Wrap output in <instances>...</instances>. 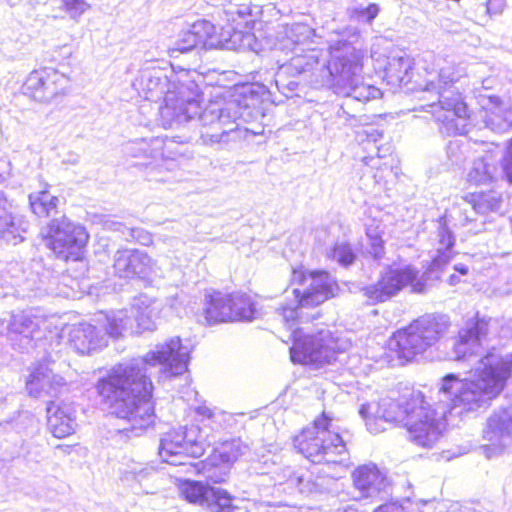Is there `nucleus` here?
I'll return each mask as SVG.
<instances>
[{"label": "nucleus", "instance_id": "nucleus-15", "mask_svg": "<svg viewBox=\"0 0 512 512\" xmlns=\"http://www.w3.org/2000/svg\"><path fill=\"white\" fill-rule=\"evenodd\" d=\"M481 450L491 459L512 452V406L500 407L487 418Z\"/></svg>", "mask_w": 512, "mask_h": 512}, {"label": "nucleus", "instance_id": "nucleus-18", "mask_svg": "<svg viewBox=\"0 0 512 512\" xmlns=\"http://www.w3.org/2000/svg\"><path fill=\"white\" fill-rule=\"evenodd\" d=\"M68 345L80 355H89L107 346V337L91 323L81 322L68 327Z\"/></svg>", "mask_w": 512, "mask_h": 512}, {"label": "nucleus", "instance_id": "nucleus-5", "mask_svg": "<svg viewBox=\"0 0 512 512\" xmlns=\"http://www.w3.org/2000/svg\"><path fill=\"white\" fill-rule=\"evenodd\" d=\"M290 281L294 298L279 308V315L291 330V360L299 364H329L336 359L337 353L347 350L350 343L327 328L314 332L305 328L294 329V326L300 318L301 308L324 303L335 295L338 285L325 271L306 272L302 268L293 269Z\"/></svg>", "mask_w": 512, "mask_h": 512}, {"label": "nucleus", "instance_id": "nucleus-16", "mask_svg": "<svg viewBox=\"0 0 512 512\" xmlns=\"http://www.w3.org/2000/svg\"><path fill=\"white\" fill-rule=\"evenodd\" d=\"M164 141L159 137L150 139L141 138L130 141L125 144L124 152L132 158H153L158 159L163 157ZM177 168V163L174 160H166L161 158V163L153 168L150 172V179L157 182L168 181V177L160 175L162 170L172 172Z\"/></svg>", "mask_w": 512, "mask_h": 512}, {"label": "nucleus", "instance_id": "nucleus-29", "mask_svg": "<svg viewBox=\"0 0 512 512\" xmlns=\"http://www.w3.org/2000/svg\"><path fill=\"white\" fill-rule=\"evenodd\" d=\"M97 323L107 339L119 338L127 332H133V316L130 309H120L108 313H101Z\"/></svg>", "mask_w": 512, "mask_h": 512}, {"label": "nucleus", "instance_id": "nucleus-58", "mask_svg": "<svg viewBox=\"0 0 512 512\" xmlns=\"http://www.w3.org/2000/svg\"><path fill=\"white\" fill-rule=\"evenodd\" d=\"M352 37L355 38V39H357V37H358L357 34H356V31L354 29H353Z\"/></svg>", "mask_w": 512, "mask_h": 512}, {"label": "nucleus", "instance_id": "nucleus-59", "mask_svg": "<svg viewBox=\"0 0 512 512\" xmlns=\"http://www.w3.org/2000/svg\"><path fill=\"white\" fill-rule=\"evenodd\" d=\"M374 178L376 179V181H377V182H379V181H380V179H381V177H380V176H378L377 174H375V175H374Z\"/></svg>", "mask_w": 512, "mask_h": 512}, {"label": "nucleus", "instance_id": "nucleus-47", "mask_svg": "<svg viewBox=\"0 0 512 512\" xmlns=\"http://www.w3.org/2000/svg\"><path fill=\"white\" fill-rule=\"evenodd\" d=\"M128 230V236L139 242L142 245H150L152 243V236L149 232L141 228H130Z\"/></svg>", "mask_w": 512, "mask_h": 512}, {"label": "nucleus", "instance_id": "nucleus-45", "mask_svg": "<svg viewBox=\"0 0 512 512\" xmlns=\"http://www.w3.org/2000/svg\"><path fill=\"white\" fill-rule=\"evenodd\" d=\"M203 471L207 479L214 483H221L225 481L229 467L222 464L220 461L212 463V455L209 457L208 462L203 464Z\"/></svg>", "mask_w": 512, "mask_h": 512}, {"label": "nucleus", "instance_id": "nucleus-40", "mask_svg": "<svg viewBox=\"0 0 512 512\" xmlns=\"http://www.w3.org/2000/svg\"><path fill=\"white\" fill-rule=\"evenodd\" d=\"M326 256L344 267L351 265L356 259L354 250L346 242H336L333 247L327 250Z\"/></svg>", "mask_w": 512, "mask_h": 512}, {"label": "nucleus", "instance_id": "nucleus-13", "mask_svg": "<svg viewBox=\"0 0 512 512\" xmlns=\"http://www.w3.org/2000/svg\"><path fill=\"white\" fill-rule=\"evenodd\" d=\"M446 409L433 408L424 398L412 411L405 428L409 433V439L423 448L433 447L441 438L446 427Z\"/></svg>", "mask_w": 512, "mask_h": 512}, {"label": "nucleus", "instance_id": "nucleus-61", "mask_svg": "<svg viewBox=\"0 0 512 512\" xmlns=\"http://www.w3.org/2000/svg\"><path fill=\"white\" fill-rule=\"evenodd\" d=\"M251 132H252L254 135H257V134H259V133H260V132H258V131H254V130H251Z\"/></svg>", "mask_w": 512, "mask_h": 512}, {"label": "nucleus", "instance_id": "nucleus-21", "mask_svg": "<svg viewBox=\"0 0 512 512\" xmlns=\"http://www.w3.org/2000/svg\"><path fill=\"white\" fill-rule=\"evenodd\" d=\"M353 486L363 498L388 494L390 483L386 475L373 463L357 467L352 473Z\"/></svg>", "mask_w": 512, "mask_h": 512}, {"label": "nucleus", "instance_id": "nucleus-56", "mask_svg": "<svg viewBox=\"0 0 512 512\" xmlns=\"http://www.w3.org/2000/svg\"><path fill=\"white\" fill-rule=\"evenodd\" d=\"M337 512H357V510L354 509L353 507L349 506V507H346L343 509H338Z\"/></svg>", "mask_w": 512, "mask_h": 512}, {"label": "nucleus", "instance_id": "nucleus-12", "mask_svg": "<svg viewBox=\"0 0 512 512\" xmlns=\"http://www.w3.org/2000/svg\"><path fill=\"white\" fill-rule=\"evenodd\" d=\"M45 245L54 254L63 259L77 255L88 242L89 235L86 229L66 216L52 219L41 230Z\"/></svg>", "mask_w": 512, "mask_h": 512}, {"label": "nucleus", "instance_id": "nucleus-6", "mask_svg": "<svg viewBox=\"0 0 512 512\" xmlns=\"http://www.w3.org/2000/svg\"><path fill=\"white\" fill-rule=\"evenodd\" d=\"M331 421L323 412L295 437L294 446L310 462L323 466L319 474L337 479L347 470L348 452L341 436L331 430Z\"/></svg>", "mask_w": 512, "mask_h": 512}, {"label": "nucleus", "instance_id": "nucleus-7", "mask_svg": "<svg viewBox=\"0 0 512 512\" xmlns=\"http://www.w3.org/2000/svg\"><path fill=\"white\" fill-rule=\"evenodd\" d=\"M196 412L202 417L201 422L204 427L191 425L179 428L166 433L161 439L159 456L164 462L175 466L188 465L189 470L196 468L188 461L189 457L202 456L206 447L212 444V436L205 428L218 431L228 420V415L224 411L211 409L205 405L197 407Z\"/></svg>", "mask_w": 512, "mask_h": 512}, {"label": "nucleus", "instance_id": "nucleus-49", "mask_svg": "<svg viewBox=\"0 0 512 512\" xmlns=\"http://www.w3.org/2000/svg\"><path fill=\"white\" fill-rule=\"evenodd\" d=\"M378 12L379 7L376 4H370L359 11V18L367 23H371L378 15Z\"/></svg>", "mask_w": 512, "mask_h": 512}, {"label": "nucleus", "instance_id": "nucleus-35", "mask_svg": "<svg viewBox=\"0 0 512 512\" xmlns=\"http://www.w3.org/2000/svg\"><path fill=\"white\" fill-rule=\"evenodd\" d=\"M49 6L53 18L64 19L69 17L74 21H78L81 15L90 8L87 0H52Z\"/></svg>", "mask_w": 512, "mask_h": 512}, {"label": "nucleus", "instance_id": "nucleus-30", "mask_svg": "<svg viewBox=\"0 0 512 512\" xmlns=\"http://www.w3.org/2000/svg\"><path fill=\"white\" fill-rule=\"evenodd\" d=\"M232 294H223L220 292H213L206 296L204 315L208 324L230 321L231 315V302Z\"/></svg>", "mask_w": 512, "mask_h": 512}, {"label": "nucleus", "instance_id": "nucleus-54", "mask_svg": "<svg viewBox=\"0 0 512 512\" xmlns=\"http://www.w3.org/2000/svg\"><path fill=\"white\" fill-rule=\"evenodd\" d=\"M178 298H179V295H176L175 297H171L167 300L169 306L172 308V309H177L178 308V305L180 304L178 302Z\"/></svg>", "mask_w": 512, "mask_h": 512}, {"label": "nucleus", "instance_id": "nucleus-38", "mask_svg": "<svg viewBox=\"0 0 512 512\" xmlns=\"http://www.w3.org/2000/svg\"><path fill=\"white\" fill-rule=\"evenodd\" d=\"M437 238V256L434 258L432 265L435 268H440L443 263H446L451 258L452 248L455 243L452 232L442 220L438 224Z\"/></svg>", "mask_w": 512, "mask_h": 512}, {"label": "nucleus", "instance_id": "nucleus-17", "mask_svg": "<svg viewBox=\"0 0 512 512\" xmlns=\"http://www.w3.org/2000/svg\"><path fill=\"white\" fill-rule=\"evenodd\" d=\"M114 273L120 278L146 277L155 271L156 262L137 249H119L113 257Z\"/></svg>", "mask_w": 512, "mask_h": 512}, {"label": "nucleus", "instance_id": "nucleus-24", "mask_svg": "<svg viewBox=\"0 0 512 512\" xmlns=\"http://www.w3.org/2000/svg\"><path fill=\"white\" fill-rule=\"evenodd\" d=\"M66 387L63 377L53 373L47 364H38L26 381V390L30 396L39 398L44 395L56 396Z\"/></svg>", "mask_w": 512, "mask_h": 512}, {"label": "nucleus", "instance_id": "nucleus-2", "mask_svg": "<svg viewBox=\"0 0 512 512\" xmlns=\"http://www.w3.org/2000/svg\"><path fill=\"white\" fill-rule=\"evenodd\" d=\"M321 37L304 23L283 27L275 43V52L283 53L287 59L279 64L275 74L278 90L287 95L298 87V79L312 72L323 59L321 71L329 79L334 92L347 100L341 105L344 110L349 102L365 103L381 96V91L363 82L362 54L352 41L339 39L330 46L331 59L326 64Z\"/></svg>", "mask_w": 512, "mask_h": 512}, {"label": "nucleus", "instance_id": "nucleus-46", "mask_svg": "<svg viewBox=\"0 0 512 512\" xmlns=\"http://www.w3.org/2000/svg\"><path fill=\"white\" fill-rule=\"evenodd\" d=\"M502 171L508 182L512 183V139L502 159Z\"/></svg>", "mask_w": 512, "mask_h": 512}, {"label": "nucleus", "instance_id": "nucleus-19", "mask_svg": "<svg viewBox=\"0 0 512 512\" xmlns=\"http://www.w3.org/2000/svg\"><path fill=\"white\" fill-rule=\"evenodd\" d=\"M223 12L227 21L231 23L230 41L233 44L240 42V46H250L254 36L242 30V28H250L253 22L250 19L253 13L250 0H229L224 4Z\"/></svg>", "mask_w": 512, "mask_h": 512}, {"label": "nucleus", "instance_id": "nucleus-48", "mask_svg": "<svg viewBox=\"0 0 512 512\" xmlns=\"http://www.w3.org/2000/svg\"><path fill=\"white\" fill-rule=\"evenodd\" d=\"M505 5V0H487L486 14L489 16L499 15L504 11Z\"/></svg>", "mask_w": 512, "mask_h": 512}, {"label": "nucleus", "instance_id": "nucleus-28", "mask_svg": "<svg viewBox=\"0 0 512 512\" xmlns=\"http://www.w3.org/2000/svg\"><path fill=\"white\" fill-rule=\"evenodd\" d=\"M498 158L492 152L477 157L467 172V181L474 185H490L498 180Z\"/></svg>", "mask_w": 512, "mask_h": 512}, {"label": "nucleus", "instance_id": "nucleus-23", "mask_svg": "<svg viewBox=\"0 0 512 512\" xmlns=\"http://www.w3.org/2000/svg\"><path fill=\"white\" fill-rule=\"evenodd\" d=\"M75 405L68 401H52L47 406L48 428L56 438L72 435L77 427Z\"/></svg>", "mask_w": 512, "mask_h": 512}, {"label": "nucleus", "instance_id": "nucleus-39", "mask_svg": "<svg viewBox=\"0 0 512 512\" xmlns=\"http://www.w3.org/2000/svg\"><path fill=\"white\" fill-rule=\"evenodd\" d=\"M231 315L230 321H252L256 318L257 311L250 296L236 293L231 296Z\"/></svg>", "mask_w": 512, "mask_h": 512}, {"label": "nucleus", "instance_id": "nucleus-25", "mask_svg": "<svg viewBox=\"0 0 512 512\" xmlns=\"http://www.w3.org/2000/svg\"><path fill=\"white\" fill-rule=\"evenodd\" d=\"M479 104L483 110V121L495 132H505L512 126V113L509 104L493 95H479Z\"/></svg>", "mask_w": 512, "mask_h": 512}, {"label": "nucleus", "instance_id": "nucleus-34", "mask_svg": "<svg viewBox=\"0 0 512 512\" xmlns=\"http://www.w3.org/2000/svg\"><path fill=\"white\" fill-rule=\"evenodd\" d=\"M502 202V196L495 191L473 193L465 198V204L480 215L499 211Z\"/></svg>", "mask_w": 512, "mask_h": 512}, {"label": "nucleus", "instance_id": "nucleus-3", "mask_svg": "<svg viewBox=\"0 0 512 512\" xmlns=\"http://www.w3.org/2000/svg\"><path fill=\"white\" fill-rule=\"evenodd\" d=\"M190 351L179 337H173L143 358L114 366L106 378L98 381L97 391L111 413L129 423L124 430L142 431L154 423L153 386L147 376L148 368L163 365L165 378L182 375L187 371Z\"/></svg>", "mask_w": 512, "mask_h": 512}, {"label": "nucleus", "instance_id": "nucleus-31", "mask_svg": "<svg viewBox=\"0 0 512 512\" xmlns=\"http://www.w3.org/2000/svg\"><path fill=\"white\" fill-rule=\"evenodd\" d=\"M159 311V304L147 296L136 298L130 308L133 323L137 324V332L155 329V320Z\"/></svg>", "mask_w": 512, "mask_h": 512}, {"label": "nucleus", "instance_id": "nucleus-36", "mask_svg": "<svg viewBox=\"0 0 512 512\" xmlns=\"http://www.w3.org/2000/svg\"><path fill=\"white\" fill-rule=\"evenodd\" d=\"M48 184H44L40 191L29 195V204L32 212L40 217H49L56 211L59 199L48 191Z\"/></svg>", "mask_w": 512, "mask_h": 512}, {"label": "nucleus", "instance_id": "nucleus-22", "mask_svg": "<svg viewBox=\"0 0 512 512\" xmlns=\"http://www.w3.org/2000/svg\"><path fill=\"white\" fill-rule=\"evenodd\" d=\"M312 475L305 477L299 472H295L291 467L283 468L276 474V485L283 486V491L289 494L298 492L304 495L321 493L327 488L329 477L321 474L318 480H312Z\"/></svg>", "mask_w": 512, "mask_h": 512}, {"label": "nucleus", "instance_id": "nucleus-51", "mask_svg": "<svg viewBox=\"0 0 512 512\" xmlns=\"http://www.w3.org/2000/svg\"><path fill=\"white\" fill-rule=\"evenodd\" d=\"M382 157H384V156L380 155V154H378L377 158H375L373 156L364 157L363 162L365 165H367L371 168H376L377 170L388 169V166L386 163H384L383 166L379 164V159Z\"/></svg>", "mask_w": 512, "mask_h": 512}, {"label": "nucleus", "instance_id": "nucleus-37", "mask_svg": "<svg viewBox=\"0 0 512 512\" xmlns=\"http://www.w3.org/2000/svg\"><path fill=\"white\" fill-rule=\"evenodd\" d=\"M248 450L249 447L240 439L226 441L214 449L212 454V463L220 461L222 464L229 467L230 464L245 455Z\"/></svg>", "mask_w": 512, "mask_h": 512}, {"label": "nucleus", "instance_id": "nucleus-42", "mask_svg": "<svg viewBox=\"0 0 512 512\" xmlns=\"http://www.w3.org/2000/svg\"><path fill=\"white\" fill-rule=\"evenodd\" d=\"M383 229L380 224L367 225L366 235L369 240V253L374 259H381L384 255Z\"/></svg>", "mask_w": 512, "mask_h": 512}, {"label": "nucleus", "instance_id": "nucleus-1", "mask_svg": "<svg viewBox=\"0 0 512 512\" xmlns=\"http://www.w3.org/2000/svg\"><path fill=\"white\" fill-rule=\"evenodd\" d=\"M138 94L149 101L164 100L160 117L165 128L179 127L185 123H200L210 128L201 131L205 144L224 141V137L240 128V122H249L258 114L249 99L213 101L202 110L197 83L188 71L179 73L149 63L142 67L132 83Z\"/></svg>", "mask_w": 512, "mask_h": 512}, {"label": "nucleus", "instance_id": "nucleus-62", "mask_svg": "<svg viewBox=\"0 0 512 512\" xmlns=\"http://www.w3.org/2000/svg\"><path fill=\"white\" fill-rule=\"evenodd\" d=\"M374 132H375V134H377V136L381 137V133L380 132H378L376 130Z\"/></svg>", "mask_w": 512, "mask_h": 512}, {"label": "nucleus", "instance_id": "nucleus-32", "mask_svg": "<svg viewBox=\"0 0 512 512\" xmlns=\"http://www.w3.org/2000/svg\"><path fill=\"white\" fill-rule=\"evenodd\" d=\"M414 65L413 59L405 52H396L388 57L387 65L385 66V75L388 81L392 84L407 83L409 72Z\"/></svg>", "mask_w": 512, "mask_h": 512}, {"label": "nucleus", "instance_id": "nucleus-4", "mask_svg": "<svg viewBox=\"0 0 512 512\" xmlns=\"http://www.w3.org/2000/svg\"><path fill=\"white\" fill-rule=\"evenodd\" d=\"M487 332L488 323L483 319L469 321L459 331V339L454 345V359L475 364L476 378L459 379L454 374H448L442 379L440 400L447 402L451 415L460 416L487 408L511 376L512 354L502 355L493 349L482 355Z\"/></svg>", "mask_w": 512, "mask_h": 512}, {"label": "nucleus", "instance_id": "nucleus-43", "mask_svg": "<svg viewBox=\"0 0 512 512\" xmlns=\"http://www.w3.org/2000/svg\"><path fill=\"white\" fill-rule=\"evenodd\" d=\"M427 507V502H413L407 498L401 503L393 502L381 505L374 512H424L422 508Z\"/></svg>", "mask_w": 512, "mask_h": 512}, {"label": "nucleus", "instance_id": "nucleus-55", "mask_svg": "<svg viewBox=\"0 0 512 512\" xmlns=\"http://www.w3.org/2000/svg\"><path fill=\"white\" fill-rule=\"evenodd\" d=\"M448 282L450 285H456L460 282V279L456 275L451 274L448 278Z\"/></svg>", "mask_w": 512, "mask_h": 512}, {"label": "nucleus", "instance_id": "nucleus-11", "mask_svg": "<svg viewBox=\"0 0 512 512\" xmlns=\"http://www.w3.org/2000/svg\"><path fill=\"white\" fill-rule=\"evenodd\" d=\"M406 286L415 293H423L426 289L425 274L419 277L418 271L410 265L388 266L380 273L376 284L362 288L361 292L367 303L374 305L389 300Z\"/></svg>", "mask_w": 512, "mask_h": 512}, {"label": "nucleus", "instance_id": "nucleus-10", "mask_svg": "<svg viewBox=\"0 0 512 512\" xmlns=\"http://www.w3.org/2000/svg\"><path fill=\"white\" fill-rule=\"evenodd\" d=\"M448 328L443 316L422 317L394 335L399 358L410 361L434 345Z\"/></svg>", "mask_w": 512, "mask_h": 512}, {"label": "nucleus", "instance_id": "nucleus-41", "mask_svg": "<svg viewBox=\"0 0 512 512\" xmlns=\"http://www.w3.org/2000/svg\"><path fill=\"white\" fill-rule=\"evenodd\" d=\"M46 68L32 71L23 84V92L29 97L39 101V95L42 94Z\"/></svg>", "mask_w": 512, "mask_h": 512}, {"label": "nucleus", "instance_id": "nucleus-9", "mask_svg": "<svg viewBox=\"0 0 512 512\" xmlns=\"http://www.w3.org/2000/svg\"><path fill=\"white\" fill-rule=\"evenodd\" d=\"M423 402L421 392L412 393L410 398H381L380 401L367 402L361 405L359 414L365 420L368 431L378 434L386 430L385 424L390 423L405 427L412 411Z\"/></svg>", "mask_w": 512, "mask_h": 512}, {"label": "nucleus", "instance_id": "nucleus-57", "mask_svg": "<svg viewBox=\"0 0 512 512\" xmlns=\"http://www.w3.org/2000/svg\"><path fill=\"white\" fill-rule=\"evenodd\" d=\"M112 226L115 230H121V228H125L121 223H113Z\"/></svg>", "mask_w": 512, "mask_h": 512}, {"label": "nucleus", "instance_id": "nucleus-50", "mask_svg": "<svg viewBox=\"0 0 512 512\" xmlns=\"http://www.w3.org/2000/svg\"><path fill=\"white\" fill-rule=\"evenodd\" d=\"M476 214L477 213L472 211L469 208V206H467L464 203V207L459 210V218H458V220L461 223V225L466 226V225L470 224L471 222L477 221V219L474 217V215H476Z\"/></svg>", "mask_w": 512, "mask_h": 512}, {"label": "nucleus", "instance_id": "nucleus-26", "mask_svg": "<svg viewBox=\"0 0 512 512\" xmlns=\"http://www.w3.org/2000/svg\"><path fill=\"white\" fill-rule=\"evenodd\" d=\"M215 26L207 20L201 19L194 22L188 29L182 30L175 43L174 50L187 52L198 46L212 47L215 45L213 36Z\"/></svg>", "mask_w": 512, "mask_h": 512}, {"label": "nucleus", "instance_id": "nucleus-27", "mask_svg": "<svg viewBox=\"0 0 512 512\" xmlns=\"http://www.w3.org/2000/svg\"><path fill=\"white\" fill-rule=\"evenodd\" d=\"M28 223L21 217L14 216L5 194L0 191V238L6 242L17 244L23 240Z\"/></svg>", "mask_w": 512, "mask_h": 512}, {"label": "nucleus", "instance_id": "nucleus-60", "mask_svg": "<svg viewBox=\"0 0 512 512\" xmlns=\"http://www.w3.org/2000/svg\"><path fill=\"white\" fill-rule=\"evenodd\" d=\"M454 145H456L455 142H450L449 148L451 149Z\"/></svg>", "mask_w": 512, "mask_h": 512}, {"label": "nucleus", "instance_id": "nucleus-53", "mask_svg": "<svg viewBox=\"0 0 512 512\" xmlns=\"http://www.w3.org/2000/svg\"><path fill=\"white\" fill-rule=\"evenodd\" d=\"M8 170V163L4 160H0V182L4 179V173Z\"/></svg>", "mask_w": 512, "mask_h": 512}, {"label": "nucleus", "instance_id": "nucleus-14", "mask_svg": "<svg viewBox=\"0 0 512 512\" xmlns=\"http://www.w3.org/2000/svg\"><path fill=\"white\" fill-rule=\"evenodd\" d=\"M179 491L188 502L204 507L209 512H248L242 500L232 497L224 489L201 481H181Z\"/></svg>", "mask_w": 512, "mask_h": 512}, {"label": "nucleus", "instance_id": "nucleus-44", "mask_svg": "<svg viewBox=\"0 0 512 512\" xmlns=\"http://www.w3.org/2000/svg\"><path fill=\"white\" fill-rule=\"evenodd\" d=\"M155 474L156 471L153 467L135 464L130 469L121 472V479L126 482L136 481L142 484Z\"/></svg>", "mask_w": 512, "mask_h": 512}, {"label": "nucleus", "instance_id": "nucleus-52", "mask_svg": "<svg viewBox=\"0 0 512 512\" xmlns=\"http://www.w3.org/2000/svg\"><path fill=\"white\" fill-rule=\"evenodd\" d=\"M454 270L460 273L461 275H467L468 273V267L464 264H456L454 265Z\"/></svg>", "mask_w": 512, "mask_h": 512}, {"label": "nucleus", "instance_id": "nucleus-20", "mask_svg": "<svg viewBox=\"0 0 512 512\" xmlns=\"http://www.w3.org/2000/svg\"><path fill=\"white\" fill-rule=\"evenodd\" d=\"M42 318L31 312L11 314L7 319L0 320L1 333H5L11 340H20V348L25 349L31 345L32 339L39 330Z\"/></svg>", "mask_w": 512, "mask_h": 512}, {"label": "nucleus", "instance_id": "nucleus-8", "mask_svg": "<svg viewBox=\"0 0 512 512\" xmlns=\"http://www.w3.org/2000/svg\"><path fill=\"white\" fill-rule=\"evenodd\" d=\"M464 75V70L459 66L448 64L442 67L438 73V83L429 80L425 86L426 92L435 91L437 103H431L429 112L441 123L440 131L447 136L464 134L466 130L467 105L460 94L453 92L448 87L458 81Z\"/></svg>", "mask_w": 512, "mask_h": 512}, {"label": "nucleus", "instance_id": "nucleus-33", "mask_svg": "<svg viewBox=\"0 0 512 512\" xmlns=\"http://www.w3.org/2000/svg\"><path fill=\"white\" fill-rule=\"evenodd\" d=\"M69 78L63 73L51 68H46L42 94L39 102H50L60 95H64L69 87Z\"/></svg>", "mask_w": 512, "mask_h": 512}]
</instances>
